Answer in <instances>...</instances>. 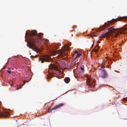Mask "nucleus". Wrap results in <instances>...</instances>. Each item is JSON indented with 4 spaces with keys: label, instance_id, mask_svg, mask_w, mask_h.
I'll return each instance as SVG.
<instances>
[{
    "label": "nucleus",
    "instance_id": "6",
    "mask_svg": "<svg viewBox=\"0 0 127 127\" xmlns=\"http://www.w3.org/2000/svg\"><path fill=\"white\" fill-rule=\"evenodd\" d=\"M9 112L8 111L4 110L3 112L0 110V116L1 117H7L9 115Z\"/></svg>",
    "mask_w": 127,
    "mask_h": 127
},
{
    "label": "nucleus",
    "instance_id": "14",
    "mask_svg": "<svg viewBox=\"0 0 127 127\" xmlns=\"http://www.w3.org/2000/svg\"><path fill=\"white\" fill-rule=\"evenodd\" d=\"M70 81V78L68 77L65 78L64 79V81L66 83H68Z\"/></svg>",
    "mask_w": 127,
    "mask_h": 127
},
{
    "label": "nucleus",
    "instance_id": "5",
    "mask_svg": "<svg viewBox=\"0 0 127 127\" xmlns=\"http://www.w3.org/2000/svg\"><path fill=\"white\" fill-rule=\"evenodd\" d=\"M50 57L49 56L47 55H44L40 58V60L42 63H43L45 60V61L48 62L50 60Z\"/></svg>",
    "mask_w": 127,
    "mask_h": 127
},
{
    "label": "nucleus",
    "instance_id": "13",
    "mask_svg": "<svg viewBox=\"0 0 127 127\" xmlns=\"http://www.w3.org/2000/svg\"><path fill=\"white\" fill-rule=\"evenodd\" d=\"M106 26L105 25H103L100 28H99L98 29V30L99 31H101L104 29L105 28Z\"/></svg>",
    "mask_w": 127,
    "mask_h": 127
},
{
    "label": "nucleus",
    "instance_id": "21",
    "mask_svg": "<svg viewBox=\"0 0 127 127\" xmlns=\"http://www.w3.org/2000/svg\"><path fill=\"white\" fill-rule=\"evenodd\" d=\"M21 88V86H19L18 87H17V89L18 90L19 89H20Z\"/></svg>",
    "mask_w": 127,
    "mask_h": 127
},
{
    "label": "nucleus",
    "instance_id": "24",
    "mask_svg": "<svg viewBox=\"0 0 127 127\" xmlns=\"http://www.w3.org/2000/svg\"><path fill=\"white\" fill-rule=\"evenodd\" d=\"M74 76L75 77H76V76H75V75H74Z\"/></svg>",
    "mask_w": 127,
    "mask_h": 127
},
{
    "label": "nucleus",
    "instance_id": "3",
    "mask_svg": "<svg viewBox=\"0 0 127 127\" xmlns=\"http://www.w3.org/2000/svg\"><path fill=\"white\" fill-rule=\"evenodd\" d=\"M105 67L103 66H102L100 67V70L99 73V76L102 78H105L106 77L107 75V73L104 69H104Z\"/></svg>",
    "mask_w": 127,
    "mask_h": 127
},
{
    "label": "nucleus",
    "instance_id": "19",
    "mask_svg": "<svg viewBox=\"0 0 127 127\" xmlns=\"http://www.w3.org/2000/svg\"><path fill=\"white\" fill-rule=\"evenodd\" d=\"M80 68L81 70H83L84 69V68L82 67H81Z\"/></svg>",
    "mask_w": 127,
    "mask_h": 127
},
{
    "label": "nucleus",
    "instance_id": "20",
    "mask_svg": "<svg viewBox=\"0 0 127 127\" xmlns=\"http://www.w3.org/2000/svg\"><path fill=\"white\" fill-rule=\"evenodd\" d=\"M92 36H96V35L95 34H92L91 35Z\"/></svg>",
    "mask_w": 127,
    "mask_h": 127
},
{
    "label": "nucleus",
    "instance_id": "25",
    "mask_svg": "<svg viewBox=\"0 0 127 127\" xmlns=\"http://www.w3.org/2000/svg\"><path fill=\"white\" fill-rule=\"evenodd\" d=\"M56 75H57V74H55Z\"/></svg>",
    "mask_w": 127,
    "mask_h": 127
},
{
    "label": "nucleus",
    "instance_id": "15",
    "mask_svg": "<svg viewBox=\"0 0 127 127\" xmlns=\"http://www.w3.org/2000/svg\"><path fill=\"white\" fill-rule=\"evenodd\" d=\"M10 68H8V70H7V72L9 74H10L11 73V71L10 70Z\"/></svg>",
    "mask_w": 127,
    "mask_h": 127
},
{
    "label": "nucleus",
    "instance_id": "4",
    "mask_svg": "<svg viewBox=\"0 0 127 127\" xmlns=\"http://www.w3.org/2000/svg\"><path fill=\"white\" fill-rule=\"evenodd\" d=\"M124 20L125 21H127V16L121 17L117 18L116 19L112 20L110 21V23H112L116 22L117 21H120L121 20Z\"/></svg>",
    "mask_w": 127,
    "mask_h": 127
},
{
    "label": "nucleus",
    "instance_id": "17",
    "mask_svg": "<svg viewBox=\"0 0 127 127\" xmlns=\"http://www.w3.org/2000/svg\"><path fill=\"white\" fill-rule=\"evenodd\" d=\"M83 74H77V76L78 77H81L82 76Z\"/></svg>",
    "mask_w": 127,
    "mask_h": 127
},
{
    "label": "nucleus",
    "instance_id": "18",
    "mask_svg": "<svg viewBox=\"0 0 127 127\" xmlns=\"http://www.w3.org/2000/svg\"><path fill=\"white\" fill-rule=\"evenodd\" d=\"M123 100H124L127 101V97L126 98H124Z\"/></svg>",
    "mask_w": 127,
    "mask_h": 127
},
{
    "label": "nucleus",
    "instance_id": "23",
    "mask_svg": "<svg viewBox=\"0 0 127 127\" xmlns=\"http://www.w3.org/2000/svg\"><path fill=\"white\" fill-rule=\"evenodd\" d=\"M98 43H100V41H98Z\"/></svg>",
    "mask_w": 127,
    "mask_h": 127
},
{
    "label": "nucleus",
    "instance_id": "11",
    "mask_svg": "<svg viewBox=\"0 0 127 127\" xmlns=\"http://www.w3.org/2000/svg\"><path fill=\"white\" fill-rule=\"evenodd\" d=\"M93 82L92 80L91 79L89 78H87V84H88V85H92L93 84H92V83Z\"/></svg>",
    "mask_w": 127,
    "mask_h": 127
},
{
    "label": "nucleus",
    "instance_id": "16",
    "mask_svg": "<svg viewBox=\"0 0 127 127\" xmlns=\"http://www.w3.org/2000/svg\"><path fill=\"white\" fill-rule=\"evenodd\" d=\"M57 53V52L56 51L54 50L53 51H52V54H56Z\"/></svg>",
    "mask_w": 127,
    "mask_h": 127
},
{
    "label": "nucleus",
    "instance_id": "27",
    "mask_svg": "<svg viewBox=\"0 0 127 127\" xmlns=\"http://www.w3.org/2000/svg\"><path fill=\"white\" fill-rule=\"evenodd\" d=\"M115 71H116V70H115Z\"/></svg>",
    "mask_w": 127,
    "mask_h": 127
},
{
    "label": "nucleus",
    "instance_id": "8",
    "mask_svg": "<svg viewBox=\"0 0 127 127\" xmlns=\"http://www.w3.org/2000/svg\"><path fill=\"white\" fill-rule=\"evenodd\" d=\"M81 53L77 51H74V53L73 55V56L75 54L76 55L75 59L74 60L75 62H76L78 58L81 55Z\"/></svg>",
    "mask_w": 127,
    "mask_h": 127
},
{
    "label": "nucleus",
    "instance_id": "10",
    "mask_svg": "<svg viewBox=\"0 0 127 127\" xmlns=\"http://www.w3.org/2000/svg\"><path fill=\"white\" fill-rule=\"evenodd\" d=\"M65 104L64 103H62L58 105H57L55 107H54L51 110V111H52L53 110H54L57 109L63 106Z\"/></svg>",
    "mask_w": 127,
    "mask_h": 127
},
{
    "label": "nucleus",
    "instance_id": "26",
    "mask_svg": "<svg viewBox=\"0 0 127 127\" xmlns=\"http://www.w3.org/2000/svg\"><path fill=\"white\" fill-rule=\"evenodd\" d=\"M56 75H57V74H55Z\"/></svg>",
    "mask_w": 127,
    "mask_h": 127
},
{
    "label": "nucleus",
    "instance_id": "9",
    "mask_svg": "<svg viewBox=\"0 0 127 127\" xmlns=\"http://www.w3.org/2000/svg\"><path fill=\"white\" fill-rule=\"evenodd\" d=\"M49 68L50 69H53L57 71H58L59 70L58 66L54 64H50Z\"/></svg>",
    "mask_w": 127,
    "mask_h": 127
},
{
    "label": "nucleus",
    "instance_id": "1",
    "mask_svg": "<svg viewBox=\"0 0 127 127\" xmlns=\"http://www.w3.org/2000/svg\"><path fill=\"white\" fill-rule=\"evenodd\" d=\"M37 32L35 30H32V31L31 33H30L28 32H26L25 34V36L27 35H28L30 37L32 40H34V41H32L30 42L28 44H27V46L29 47V48L31 49H35L36 46L35 43L36 41L39 42H40V39L41 38V35H43L42 33H40L39 34H37Z\"/></svg>",
    "mask_w": 127,
    "mask_h": 127
},
{
    "label": "nucleus",
    "instance_id": "2",
    "mask_svg": "<svg viewBox=\"0 0 127 127\" xmlns=\"http://www.w3.org/2000/svg\"><path fill=\"white\" fill-rule=\"evenodd\" d=\"M125 30V28H120L115 29L113 27H111L108 29V30L109 33H106L102 35H100V38H107L108 39L110 38V36L113 35L114 36L116 37L119 34L123 32Z\"/></svg>",
    "mask_w": 127,
    "mask_h": 127
},
{
    "label": "nucleus",
    "instance_id": "12",
    "mask_svg": "<svg viewBox=\"0 0 127 127\" xmlns=\"http://www.w3.org/2000/svg\"><path fill=\"white\" fill-rule=\"evenodd\" d=\"M100 47H99V45H97L95 47L93 50H94V51L95 52H97L99 50Z\"/></svg>",
    "mask_w": 127,
    "mask_h": 127
},
{
    "label": "nucleus",
    "instance_id": "7",
    "mask_svg": "<svg viewBox=\"0 0 127 127\" xmlns=\"http://www.w3.org/2000/svg\"><path fill=\"white\" fill-rule=\"evenodd\" d=\"M65 49H61L60 50V52L59 55H60L61 57L63 56L64 54V53L65 52V50L68 51L69 50V48L68 47H67L65 45H64Z\"/></svg>",
    "mask_w": 127,
    "mask_h": 127
},
{
    "label": "nucleus",
    "instance_id": "22",
    "mask_svg": "<svg viewBox=\"0 0 127 127\" xmlns=\"http://www.w3.org/2000/svg\"><path fill=\"white\" fill-rule=\"evenodd\" d=\"M5 67L3 68H2V69H4L5 68Z\"/></svg>",
    "mask_w": 127,
    "mask_h": 127
}]
</instances>
